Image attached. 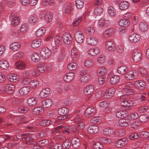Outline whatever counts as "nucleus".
Returning <instances> with one entry per match:
<instances>
[{"label": "nucleus", "mask_w": 149, "mask_h": 149, "mask_svg": "<svg viewBox=\"0 0 149 149\" xmlns=\"http://www.w3.org/2000/svg\"><path fill=\"white\" fill-rule=\"evenodd\" d=\"M41 44V40L40 39H36L33 40L31 44L32 47L36 49L39 47Z\"/></svg>", "instance_id": "7c9ffc66"}, {"label": "nucleus", "mask_w": 149, "mask_h": 149, "mask_svg": "<svg viewBox=\"0 0 149 149\" xmlns=\"http://www.w3.org/2000/svg\"><path fill=\"white\" fill-rule=\"evenodd\" d=\"M24 54L22 52H19L14 54L13 56L14 59L19 60L24 56Z\"/></svg>", "instance_id": "bf43d9fd"}, {"label": "nucleus", "mask_w": 149, "mask_h": 149, "mask_svg": "<svg viewBox=\"0 0 149 149\" xmlns=\"http://www.w3.org/2000/svg\"><path fill=\"white\" fill-rule=\"evenodd\" d=\"M40 54L42 58L44 59H47L49 58L51 54V52L48 48H43L40 51Z\"/></svg>", "instance_id": "39448f33"}, {"label": "nucleus", "mask_w": 149, "mask_h": 149, "mask_svg": "<svg viewBox=\"0 0 149 149\" xmlns=\"http://www.w3.org/2000/svg\"><path fill=\"white\" fill-rule=\"evenodd\" d=\"M72 10V5L69 3H67L64 5L63 7V13L65 16H68L70 14Z\"/></svg>", "instance_id": "20e7f679"}, {"label": "nucleus", "mask_w": 149, "mask_h": 149, "mask_svg": "<svg viewBox=\"0 0 149 149\" xmlns=\"http://www.w3.org/2000/svg\"><path fill=\"white\" fill-rule=\"evenodd\" d=\"M99 131V127L95 125H91L88 128L87 131L91 134H94L97 133Z\"/></svg>", "instance_id": "412c9836"}, {"label": "nucleus", "mask_w": 149, "mask_h": 149, "mask_svg": "<svg viewBox=\"0 0 149 149\" xmlns=\"http://www.w3.org/2000/svg\"><path fill=\"white\" fill-rule=\"evenodd\" d=\"M64 42L66 44H70L72 41V38L71 35L68 33H65L62 36Z\"/></svg>", "instance_id": "ddd939ff"}, {"label": "nucleus", "mask_w": 149, "mask_h": 149, "mask_svg": "<svg viewBox=\"0 0 149 149\" xmlns=\"http://www.w3.org/2000/svg\"><path fill=\"white\" fill-rule=\"evenodd\" d=\"M115 92V89L113 88H111L108 89L105 92L104 96L107 98L109 99L113 96Z\"/></svg>", "instance_id": "b1692460"}, {"label": "nucleus", "mask_w": 149, "mask_h": 149, "mask_svg": "<svg viewBox=\"0 0 149 149\" xmlns=\"http://www.w3.org/2000/svg\"><path fill=\"white\" fill-rule=\"evenodd\" d=\"M127 112L125 111H117L116 113V116L118 118L125 117L128 115Z\"/></svg>", "instance_id": "72a5a7b5"}, {"label": "nucleus", "mask_w": 149, "mask_h": 149, "mask_svg": "<svg viewBox=\"0 0 149 149\" xmlns=\"http://www.w3.org/2000/svg\"><path fill=\"white\" fill-rule=\"evenodd\" d=\"M36 68L40 72L44 73L47 70V66L44 62H40L37 65Z\"/></svg>", "instance_id": "6e6552de"}, {"label": "nucleus", "mask_w": 149, "mask_h": 149, "mask_svg": "<svg viewBox=\"0 0 149 149\" xmlns=\"http://www.w3.org/2000/svg\"><path fill=\"white\" fill-rule=\"evenodd\" d=\"M102 8L100 7L96 8L94 10V14L96 16L100 15L101 13L102 12Z\"/></svg>", "instance_id": "774afa93"}, {"label": "nucleus", "mask_w": 149, "mask_h": 149, "mask_svg": "<svg viewBox=\"0 0 149 149\" xmlns=\"http://www.w3.org/2000/svg\"><path fill=\"white\" fill-rule=\"evenodd\" d=\"M128 143V140L127 138H123L116 141L115 145L117 148H121L127 144Z\"/></svg>", "instance_id": "0eeeda50"}, {"label": "nucleus", "mask_w": 149, "mask_h": 149, "mask_svg": "<svg viewBox=\"0 0 149 149\" xmlns=\"http://www.w3.org/2000/svg\"><path fill=\"white\" fill-rule=\"evenodd\" d=\"M50 90L49 88H46L42 90L40 94L41 98H44L47 97L50 93Z\"/></svg>", "instance_id": "393cba45"}, {"label": "nucleus", "mask_w": 149, "mask_h": 149, "mask_svg": "<svg viewBox=\"0 0 149 149\" xmlns=\"http://www.w3.org/2000/svg\"><path fill=\"white\" fill-rule=\"evenodd\" d=\"M6 93L10 94L12 93L14 91L15 88L14 85L12 84H8L5 85Z\"/></svg>", "instance_id": "bb28decb"}, {"label": "nucleus", "mask_w": 149, "mask_h": 149, "mask_svg": "<svg viewBox=\"0 0 149 149\" xmlns=\"http://www.w3.org/2000/svg\"><path fill=\"white\" fill-rule=\"evenodd\" d=\"M52 13L47 12L45 15L44 19L47 22H50L52 20Z\"/></svg>", "instance_id": "864d4df0"}, {"label": "nucleus", "mask_w": 149, "mask_h": 149, "mask_svg": "<svg viewBox=\"0 0 149 149\" xmlns=\"http://www.w3.org/2000/svg\"><path fill=\"white\" fill-rule=\"evenodd\" d=\"M55 45L57 46H59L62 44L61 37L58 35L56 36L54 39Z\"/></svg>", "instance_id": "c9c22d12"}, {"label": "nucleus", "mask_w": 149, "mask_h": 149, "mask_svg": "<svg viewBox=\"0 0 149 149\" xmlns=\"http://www.w3.org/2000/svg\"><path fill=\"white\" fill-rule=\"evenodd\" d=\"M31 58L33 61L35 62H37L40 61V57L38 53L34 52L32 54Z\"/></svg>", "instance_id": "603ef678"}, {"label": "nucleus", "mask_w": 149, "mask_h": 149, "mask_svg": "<svg viewBox=\"0 0 149 149\" xmlns=\"http://www.w3.org/2000/svg\"><path fill=\"white\" fill-rule=\"evenodd\" d=\"M105 46L106 48L111 52L113 51L115 48L114 44L112 41L110 40L107 42L106 43Z\"/></svg>", "instance_id": "4be33fe9"}, {"label": "nucleus", "mask_w": 149, "mask_h": 149, "mask_svg": "<svg viewBox=\"0 0 149 149\" xmlns=\"http://www.w3.org/2000/svg\"><path fill=\"white\" fill-rule=\"evenodd\" d=\"M21 44L19 42H14L11 44L10 46V49L14 51L18 50L20 48Z\"/></svg>", "instance_id": "cd10ccee"}, {"label": "nucleus", "mask_w": 149, "mask_h": 149, "mask_svg": "<svg viewBox=\"0 0 149 149\" xmlns=\"http://www.w3.org/2000/svg\"><path fill=\"white\" fill-rule=\"evenodd\" d=\"M96 113V109L93 106L88 107L86 110L85 115L86 117H91L95 114Z\"/></svg>", "instance_id": "9b49d317"}, {"label": "nucleus", "mask_w": 149, "mask_h": 149, "mask_svg": "<svg viewBox=\"0 0 149 149\" xmlns=\"http://www.w3.org/2000/svg\"><path fill=\"white\" fill-rule=\"evenodd\" d=\"M74 76V74L73 72H69L64 76L63 79L65 81L69 82L72 80Z\"/></svg>", "instance_id": "2f4dec72"}, {"label": "nucleus", "mask_w": 149, "mask_h": 149, "mask_svg": "<svg viewBox=\"0 0 149 149\" xmlns=\"http://www.w3.org/2000/svg\"><path fill=\"white\" fill-rule=\"evenodd\" d=\"M138 76V73L135 71H130L128 72L125 75V77L127 80L132 79Z\"/></svg>", "instance_id": "2eb2a0df"}, {"label": "nucleus", "mask_w": 149, "mask_h": 149, "mask_svg": "<svg viewBox=\"0 0 149 149\" xmlns=\"http://www.w3.org/2000/svg\"><path fill=\"white\" fill-rule=\"evenodd\" d=\"M9 66V64L8 62L3 59L0 60V67L4 69H7Z\"/></svg>", "instance_id": "f704fd0d"}, {"label": "nucleus", "mask_w": 149, "mask_h": 149, "mask_svg": "<svg viewBox=\"0 0 149 149\" xmlns=\"http://www.w3.org/2000/svg\"><path fill=\"white\" fill-rule=\"evenodd\" d=\"M14 14L13 13L10 15L9 19L11 22V25L13 26L17 25L19 23V19L16 16H14Z\"/></svg>", "instance_id": "f8f14e48"}, {"label": "nucleus", "mask_w": 149, "mask_h": 149, "mask_svg": "<svg viewBox=\"0 0 149 149\" xmlns=\"http://www.w3.org/2000/svg\"><path fill=\"white\" fill-rule=\"evenodd\" d=\"M130 24V22L128 20L125 19H121L118 22V24L120 26L124 27H126L129 25Z\"/></svg>", "instance_id": "37998d69"}, {"label": "nucleus", "mask_w": 149, "mask_h": 149, "mask_svg": "<svg viewBox=\"0 0 149 149\" xmlns=\"http://www.w3.org/2000/svg\"><path fill=\"white\" fill-rule=\"evenodd\" d=\"M149 117L148 115L146 114H142L139 117V120L142 122L145 123L148 121Z\"/></svg>", "instance_id": "13d9d810"}, {"label": "nucleus", "mask_w": 149, "mask_h": 149, "mask_svg": "<svg viewBox=\"0 0 149 149\" xmlns=\"http://www.w3.org/2000/svg\"><path fill=\"white\" fill-rule=\"evenodd\" d=\"M51 121L45 119L40 121L39 124L41 126H47L50 125Z\"/></svg>", "instance_id": "338daca9"}, {"label": "nucleus", "mask_w": 149, "mask_h": 149, "mask_svg": "<svg viewBox=\"0 0 149 149\" xmlns=\"http://www.w3.org/2000/svg\"><path fill=\"white\" fill-rule=\"evenodd\" d=\"M139 28L142 31H144L148 29L147 24L144 22H141L139 24Z\"/></svg>", "instance_id": "052dcab7"}, {"label": "nucleus", "mask_w": 149, "mask_h": 149, "mask_svg": "<svg viewBox=\"0 0 149 149\" xmlns=\"http://www.w3.org/2000/svg\"><path fill=\"white\" fill-rule=\"evenodd\" d=\"M94 61L91 59H88L85 61L84 63V66L87 68L92 67L94 65Z\"/></svg>", "instance_id": "de8ad7c7"}, {"label": "nucleus", "mask_w": 149, "mask_h": 149, "mask_svg": "<svg viewBox=\"0 0 149 149\" xmlns=\"http://www.w3.org/2000/svg\"><path fill=\"white\" fill-rule=\"evenodd\" d=\"M29 29L28 24H24L21 26L20 29V31L21 33L24 34L27 32Z\"/></svg>", "instance_id": "09e8293b"}, {"label": "nucleus", "mask_w": 149, "mask_h": 149, "mask_svg": "<svg viewBox=\"0 0 149 149\" xmlns=\"http://www.w3.org/2000/svg\"><path fill=\"white\" fill-rule=\"evenodd\" d=\"M81 116L80 111H76L74 115V118L75 122L77 123V125L70 128V130L75 135L79 136L81 135V131L84 128V123L81 121Z\"/></svg>", "instance_id": "f257e3e1"}, {"label": "nucleus", "mask_w": 149, "mask_h": 149, "mask_svg": "<svg viewBox=\"0 0 149 149\" xmlns=\"http://www.w3.org/2000/svg\"><path fill=\"white\" fill-rule=\"evenodd\" d=\"M135 85L137 89L143 90L145 88L146 83L144 81L140 80L136 81Z\"/></svg>", "instance_id": "6ab92c4d"}, {"label": "nucleus", "mask_w": 149, "mask_h": 149, "mask_svg": "<svg viewBox=\"0 0 149 149\" xmlns=\"http://www.w3.org/2000/svg\"><path fill=\"white\" fill-rule=\"evenodd\" d=\"M129 39L130 41L131 42H136L139 40L140 37L138 35L134 33L130 36Z\"/></svg>", "instance_id": "a878e982"}, {"label": "nucleus", "mask_w": 149, "mask_h": 149, "mask_svg": "<svg viewBox=\"0 0 149 149\" xmlns=\"http://www.w3.org/2000/svg\"><path fill=\"white\" fill-rule=\"evenodd\" d=\"M119 125L121 126L126 127L128 126L131 124L130 120L127 118L121 119L119 120L118 122Z\"/></svg>", "instance_id": "a211bd4d"}, {"label": "nucleus", "mask_w": 149, "mask_h": 149, "mask_svg": "<svg viewBox=\"0 0 149 149\" xmlns=\"http://www.w3.org/2000/svg\"><path fill=\"white\" fill-rule=\"evenodd\" d=\"M108 12L109 15L111 16H113L115 15L116 14L115 10L111 6L108 7Z\"/></svg>", "instance_id": "69168bd1"}, {"label": "nucleus", "mask_w": 149, "mask_h": 149, "mask_svg": "<svg viewBox=\"0 0 149 149\" xmlns=\"http://www.w3.org/2000/svg\"><path fill=\"white\" fill-rule=\"evenodd\" d=\"M80 74L81 77L80 78V81L81 83H85L87 82L90 79V75L85 70H81Z\"/></svg>", "instance_id": "7ed1b4c3"}, {"label": "nucleus", "mask_w": 149, "mask_h": 149, "mask_svg": "<svg viewBox=\"0 0 149 149\" xmlns=\"http://www.w3.org/2000/svg\"><path fill=\"white\" fill-rule=\"evenodd\" d=\"M52 104V102L50 99H46L43 100L42 102V105L44 108L50 107Z\"/></svg>", "instance_id": "c03bdc74"}, {"label": "nucleus", "mask_w": 149, "mask_h": 149, "mask_svg": "<svg viewBox=\"0 0 149 149\" xmlns=\"http://www.w3.org/2000/svg\"><path fill=\"white\" fill-rule=\"evenodd\" d=\"M120 77L117 76H114L112 77L110 80V83L114 84H116L119 81Z\"/></svg>", "instance_id": "680f3d73"}, {"label": "nucleus", "mask_w": 149, "mask_h": 149, "mask_svg": "<svg viewBox=\"0 0 149 149\" xmlns=\"http://www.w3.org/2000/svg\"><path fill=\"white\" fill-rule=\"evenodd\" d=\"M72 143L74 148H77L80 145V141L78 137H74L72 140Z\"/></svg>", "instance_id": "c85d7f7f"}, {"label": "nucleus", "mask_w": 149, "mask_h": 149, "mask_svg": "<svg viewBox=\"0 0 149 149\" xmlns=\"http://www.w3.org/2000/svg\"><path fill=\"white\" fill-rule=\"evenodd\" d=\"M68 112V110L66 108L63 107L62 108H60L58 110V113L60 115L62 116H69L67 115V114Z\"/></svg>", "instance_id": "a19ab883"}, {"label": "nucleus", "mask_w": 149, "mask_h": 149, "mask_svg": "<svg viewBox=\"0 0 149 149\" xmlns=\"http://www.w3.org/2000/svg\"><path fill=\"white\" fill-rule=\"evenodd\" d=\"M79 54V51L74 48L73 47L71 52V57L73 60L74 61L77 60L78 58V56Z\"/></svg>", "instance_id": "4468645a"}, {"label": "nucleus", "mask_w": 149, "mask_h": 149, "mask_svg": "<svg viewBox=\"0 0 149 149\" xmlns=\"http://www.w3.org/2000/svg\"><path fill=\"white\" fill-rule=\"evenodd\" d=\"M114 31V29L112 28L108 29L103 32V36L104 38H108L113 34Z\"/></svg>", "instance_id": "5701e85b"}, {"label": "nucleus", "mask_w": 149, "mask_h": 149, "mask_svg": "<svg viewBox=\"0 0 149 149\" xmlns=\"http://www.w3.org/2000/svg\"><path fill=\"white\" fill-rule=\"evenodd\" d=\"M109 23V22L108 20L103 18H101L99 20L98 24L100 26H106Z\"/></svg>", "instance_id": "49530a36"}, {"label": "nucleus", "mask_w": 149, "mask_h": 149, "mask_svg": "<svg viewBox=\"0 0 149 149\" xmlns=\"http://www.w3.org/2000/svg\"><path fill=\"white\" fill-rule=\"evenodd\" d=\"M94 91V87L92 85L87 86L84 89V93L86 95H89Z\"/></svg>", "instance_id": "e433bc0d"}, {"label": "nucleus", "mask_w": 149, "mask_h": 149, "mask_svg": "<svg viewBox=\"0 0 149 149\" xmlns=\"http://www.w3.org/2000/svg\"><path fill=\"white\" fill-rule=\"evenodd\" d=\"M115 130L109 127L104 128L103 130V134L106 136H110L114 134Z\"/></svg>", "instance_id": "f3484780"}, {"label": "nucleus", "mask_w": 149, "mask_h": 149, "mask_svg": "<svg viewBox=\"0 0 149 149\" xmlns=\"http://www.w3.org/2000/svg\"><path fill=\"white\" fill-rule=\"evenodd\" d=\"M22 139V141H25V143L27 145H35L38 144L37 142L33 141L34 140L33 138L30 136L24 137Z\"/></svg>", "instance_id": "9d476101"}, {"label": "nucleus", "mask_w": 149, "mask_h": 149, "mask_svg": "<svg viewBox=\"0 0 149 149\" xmlns=\"http://www.w3.org/2000/svg\"><path fill=\"white\" fill-rule=\"evenodd\" d=\"M122 91L124 94H127L122 95L120 97L121 105L125 107H131L133 104V102L130 100H127L128 98L127 95H132L134 93L133 90L130 88H124Z\"/></svg>", "instance_id": "f03ea898"}, {"label": "nucleus", "mask_w": 149, "mask_h": 149, "mask_svg": "<svg viewBox=\"0 0 149 149\" xmlns=\"http://www.w3.org/2000/svg\"><path fill=\"white\" fill-rule=\"evenodd\" d=\"M74 37L76 42L79 44H81L84 39V34L79 31H77L75 33Z\"/></svg>", "instance_id": "1a4fd4ad"}, {"label": "nucleus", "mask_w": 149, "mask_h": 149, "mask_svg": "<svg viewBox=\"0 0 149 149\" xmlns=\"http://www.w3.org/2000/svg\"><path fill=\"white\" fill-rule=\"evenodd\" d=\"M45 32V29L43 27L39 28L35 33V36L37 37H40L43 36Z\"/></svg>", "instance_id": "ea45409f"}, {"label": "nucleus", "mask_w": 149, "mask_h": 149, "mask_svg": "<svg viewBox=\"0 0 149 149\" xmlns=\"http://www.w3.org/2000/svg\"><path fill=\"white\" fill-rule=\"evenodd\" d=\"M100 140L101 142L106 144H109L112 142V140L110 139L105 137L100 138Z\"/></svg>", "instance_id": "e2e57ef3"}, {"label": "nucleus", "mask_w": 149, "mask_h": 149, "mask_svg": "<svg viewBox=\"0 0 149 149\" xmlns=\"http://www.w3.org/2000/svg\"><path fill=\"white\" fill-rule=\"evenodd\" d=\"M67 68L70 70H74L77 68V64L75 63L72 62L69 63L67 65Z\"/></svg>", "instance_id": "4d7b16f0"}, {"label": "nucleus", "mask_w": 149, "mask_h": 149, "mask_svg": "<svg viewBox=\"0 0 149 149\" xmlns=\"http://www.w3.org/2000/svg\"><path fill=\"white\" fill-rule=\"evenodd\" d=\"M86 41L89 45L94 46L97 44L98 40L95 37L92 36L88 37Z\"/></svg>", "instance_id": "dca6fc26"}, {"label": "nucleus", "mask_w": 149, "mask_h": 149, "mask_svg": "<svg viewBox=\"0 0 149 149\" xmlns=\"http://www.w3.org/2000/svg\"><path fill=\"white\" fill-rule=\"evenodd\" d=\"M101 119L98 117H95L92 118L91 120V122L93 124H99L101 122Z\"/></svg>", "instance_id": "6e6d98bb"}, {"label": "nucleus", "mask_w": 149, "mask_h": 149, "mask_svg": "<svg viewBox=\"0 0 149 149\" xmlns=\"http://www.w3.org/2000/svg\"><path fill=\"white\" fill-rule=\"evenodd\" d=\"M138 97L139 100L143 102L146 99L147 95L146 93H143L139 94Z\"/></svg>", "instance_id": "0e129e2a"}, {"label": "nucleus", "mask_w": 149, "mask_h": 149, "mask_svg": "<svg viewBox=\"0 0 149 149\" xmlns=\"http://www.w3.org/2000/svg\"><path fill=\"white\" fill-rule=\"evenodd\" d=\"M100 52V49L98 47H95L90 49L88 51V54L92 56H95L99 54Z\"/></svg>", "instance_id": "aec40b11"}, {"label": "nucleus", "mask_w": 149, "mask_h": 149, "mask_svg": "<svg viewBox=\"0 0 149 149\" xmlns=\"http://www.w3.org/2000/svg\"><path fill=\"white\" fill-rule=\"evenodd\" d=\"M127 67L125 65L122 66L118 67L117 69V72L118 74H125L127 71Z\"/></svg>", "instance_id": "58836bf2"}, {"label": "nucleus", "mask_w": 149, "mask_h": 149, "mask_svg": "<svg viewBox=\"0 0 149 149\" xmlns=\"http://www.w3.org/2000/svg\"><path fill=\"white\" fill-rule=\"evenodd\" d=\"M15 68L18 70H22L24 69L26 67L25 63L21 61H19L16 62L15 64Z\"/></svg>", "instance_id": "4c0bfd02"}, {"label": "nucleus", "mask_w": 149, "mask_h": 149, "mask_svg": "<svg viewBox=\"0 0 149 149\" xmlns=\"http://www.w3.org/2000/svg\"><path fill=\"white\" fill-rule=\"evenodd\" d=\"M141 53L140 50L138 49L134 50L132 54L133 60L136 62L139 61L141 60Z\"/></svg>", "instance_id": "423d86ee"}, {"label": "nucleus", "mask_w": 149, "mask_h": 149, "mask_svg": "<svg viewBox=\"0 0 149 149\" xmlns=\"http://www.w3.org/2000/svg\"><path fill=\"white\" fill-rule=\"evenodd\" d=\"M8 80L11 82H15L19 79V77L16 74H9L8 76Z\"/></svg>", "instance_id": "c756f323"}, {"label": "nucleus", "mask_w": 149, "mask_h": 149, "mask_svg": "<svg viewBox=\"0 0 149 149\" xmlns=\"http://www.w3.org/2000/svg\"><path fill=\"white\" fill-rule=\"evenodd\" d=\"M43 112V109L41 107H38L34 108L32 112L33 114H38L42 113Z\"/></svg>", "instance_id": "5fc2aeb1"}, {"label": "nucleus", "mask_w": 149, "mask_h": 149, "mask_svg": "<svg viewBox=\"0 0 149 149\" xmlns=\"http://www.w3.org/2000/svg\"><path fill=\"white\" fill-rule=\"evenodd\" d=\"M28 103L30 106H34L37 104V99L34 97H32L29 98L28 100Z\"/></svg>", "instance_id": "3c124183"}, {"label": "nucleus", "mask_w": 149, "mask_h": 149, "mask_svg": "<svg viewBox=\"0 0 149 149\" xmlns=\"http://www.w3.org/2000/svg\"><path fill=\"white\" fill-rule=\"evenodd\" d=\"M30 91V88L27 86H24L21 88L19 91V93L22 95L27 94Z\"/></svg>", "instance_id": "a18cd8bd"}, {"label": "nucleus", "mask_w": 149, "mask_h": 149, "mask_svg": "<svg viewBox=\"0 0 149 149\" xmlns=\"http://www.w3.org/2000/svg\"><path fill=\"white\" fill-rule=\"evenodd\" d=\"M129 6V3L127 1H123L120 2L119 5V8L120 9L124 10L127 9Z\"/></svg>", "instance_id": "79ce46f5"}, {"label": "nucleus", "mask_w": 149, "mask_h": 149, "mask_svg": "<svg viewBox=\"0 0 149 149\" xmlns=\"http://www.w3.org/2000/svg\"><path fill=\"white\" fill-rule=\"evenodd\" d=\"M38 17L36 15H31L29 17V22L31 24L34 25L36 24L38 22Z\"/></svg>", "instance_id": "473e14b6"}, {"label": "nucleus", "mask_w": 149, "mask_h": 149, "mask_svg": "<svg viewBox=\"0 0 149 149\" xmlns=\"http://www.w3.org/2000/svg\"><path fill=\"white\" fill-rule=\"evenodd\" d=\"M107 72V70L105 68L103 67L99 68L97 71V75L100 76H104Z\"/></svg>", "instance_id": "8fccbe9b"}]
</instances>
